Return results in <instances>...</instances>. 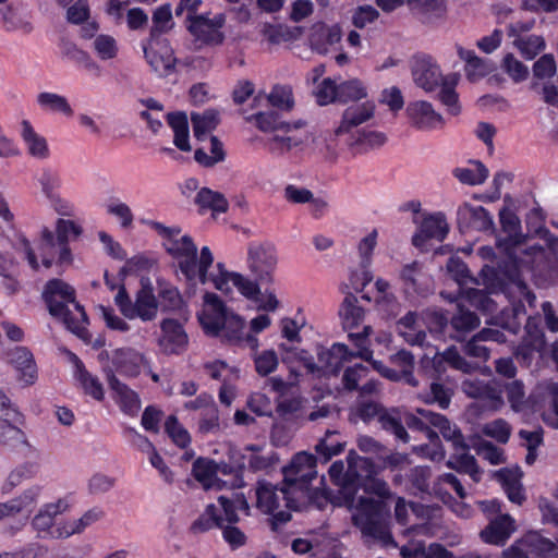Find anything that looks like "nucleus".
I'll list each match as a JSON object with an SVG mask.
<instances>
[{"instance_id": "obj_3", "label": "nucleus", "mask_w": 558, "mask_h": 558, "mask_svg": "<svg viewBox=\"0 0 558 558\" xmlns=\"http://www.w3.org/2000/svg\"><path fill=\"white\" fill-rule=\"evenodd\" d=\"M41 296L52 317L60 319L76 336L84 337L88 318L75 300L73 287L61 279H51L45 284Z\"/></svg>"}, {"instance_id": "obj_1", "label": "nucleus", "mask_w": 558, "mask_h": 558, "mask_svg": "<svg viewBox=\"0 0 558 558\" xmlns=\"http://www.w3.org/2000/svg\"><path fill=\"white\" fill-rule=\"evenodd\" d=\"M364 490L376 495L378 499L357 496L353 509L352 522L356 526L364 543L367 546L380 545L381 547H397L390 530V506L388 504L395 497L388 483L376 475H372L364 483Z\"/></svg>"}, {"instance_id": "obj_48", "label": "nucleus", "mask_w": 558, "mask_h": 558, "mask_svg": "<svg viewBox=\"0 0 558 558\" xmlns=\"http://www.w3.org/2000/svg\"><path fill=\"white\" fill-rule=\"evenodd\" d=\"M36 100L39 107L44 110L60 112L66 117H71L73 114V110L68 99L59 94L49 92L39 93Z\"/></svg>"}, {"instance_id": "obj_18", "label": "nucleus", "mask_w": 558, "mask_h": 558, "mask_svg": "<svg viewBox=\"0 0 558 558\" xmlns=\"http://www.w3.org/2000/svg\"><path fill=\"white\" fill-rule=\"evenodd\" d=\"M317 377L337 376L344 362L351 361L349 349L343 343H333L331 348L319 347L317 350Z\"/></svg>"}, {"instance_id": "obj_14", "label": "nucleus", "mask_w": 558, "mask_h": 558, "mask_svg": "<svg viewBox=\"0 0 558 558\" xmlns=\"http://www.w3.org/2000/svg\"><path fill=\"white\" fill-rule=\"evenodd\" d=\"M68 508L69 505L64 499L44 505L33 518L32 526L40 537L65 538V536H54V533H59L61 525L54 527V519Z\"/></svg>"}, {"instance_id": "obj_7", "label": "nucleus", "mask_w": 558, "mask_h": 558, "mask_svg": "<svg viewBox=\"0 0 558 558\" xmlns=\"http://www.w3.org/2000/svg\"><path fill=\"white\" fill-rule=\"evenodd\" d=\"M114 303L120 313L128 319L141 318L143 322H150L157 316L158 301L148 278L141 279V289L136 292L134 302L130 298L125 286H119Z\"/></svg>"}, {"instance_id": "obj_20", "label": "nucleus", "mask_w": 558, "mask_h": 558, "mask_svg": "<svg viewBox=\"0 0 558 558\" xmlns=\"http://www.w3.org/2000/svg\"><path fill=\"white\" fill-rule=\"evenodd\" d=\"M106 377L110 389L116 393L121 410L129 415L137 414L141 409L138 395L121 383L111 369L106 371Z\"/></svg>"}, {"instance_id": "obj_47", "label": "nucleus", "mask_w": 558, "mask_h": 558, "mask_svg": "<svg viewBox=\"0 0 558 558\" xmlns=\"http://www.w3.org/2000/svg\"><path fill=\"white\" fill-rule=\"evenodd\" d=\"M338 435L337 430H326L325 436L319 439L315 446L316 453L323 459L324 462L329 461L333 456L341 453L344 450L345 442L335 439Z\"/></svg>"}, {"instance_id": "obj_24", "label": "nucleus", "mask_w": 558, "mask_h": 558, "mask_svg": "<svg viewBox=\"0 0 558 558\" xmlns=\"http://www.w3.org/2000/svg\"><path fill=\"white\" fill-rule=\"evenodd\" d=\"M448 231L449 226L445 215L441 213L433 214L423 219L420 233L413 236L412 242L415 246H420L426 239L442 241Z\"/></svg>"}, {"instance_id": "obj_13", "label": "nucleus", "mask_w": 558, "mask_h": 558, "mask_svg": "<svg viewBox=\"0 0 558 558\" xmlns=\"http://www.w3.org/2000/svg\"><path fill=\"white\" fill-rule=\"evenodd\" d=\"M143 52L151 70L159 76L167 77L174 71L177 58L169 41H161V45L157 46L156 44L150 45L149 40H146L143 44Z\"/></svg>"}, {"instance_id": "obj_28", "label": "nucleus", "mask_w": 558, "mask_h": 558, "mask_svg": "<svg viewBox=\"0 0 558 558\" xmlns=\"http://www.w3.org/2000/svg\"><path fill=\"white\" fill-rule=\"evenodd\" d=\"M252 119L255 120L256 126L262 132L275 134H278V132L291 133L293 130H298L305 124L301 120L293 123L283 121L281 117L272 110L258 112L248 118V120Z\"/></svg>"}, {"instance_id": "obj_55", "label": "nucleus", "mask_w": 558, "mask_h": 558, "mask_svg": "<svg viewBox=\"0 0 558 558\" xmlns=\"http://www.w3.org/2000/svg\"><path fill=\"white\" fill-rule=\"evenodd\" d=\"M463 298L475 308L485 312L493 313L496 311V303L489 298V295L481 289L465 288L461 289Z\"/></svg>"}, {"instance_id": "obj_38", "label": "nucleus", "mask_w": 558, "mask_h": 558, "mask_svg": "<svg viewBox=\"0 0 558 558\" xmlns=\"http://www.w3.org/2000/svg\"><path fill=\"white\" fill-rule=\"evenodd\" d=\"M167 122L174 133L173 144L182 151L192 149L189 141V121L185 112H171L167 114Z\"/></svg>"}, {"instance_id": "obj_26", "label": "nucleus", "mask_w": 558, "mask_h": 558, "mask_svg": "<svg viewBox=\"0 0 558 558\" xmlns=\"http://www.w3.org/2000/svg\"><path fill=\"white\" fill-rule=\"evenodd\" d=\"M9 362L20 372V379L32 385L37 378V367L32 352L25 347H16L8 353Z\"/></svg>"}, {"instance_id": "obj_29", "label": "nucleus", "mask_w": 558, "mask_h": 558, "mask_svg": "<svg viewBox=\"0 0 558 558\" xmlns=\"http://www.w3.org/2000/svg\"><path fill=\"white\" fill-rule=\"evenodd\" d=\"M348 290V286L342 289V292L345 293V296L339 307V317L341 319L342 326L345 330H352L359 327L365 316V312L363 307L357 305V298Z\"/></svg>"}, {"instance_id": "obj_6", "label": "nucleus", "mask_w": 558, "mask_h": 558, "mask_svg": "<svg viewBox=\"0 0 558 558\" xmlns=\"http://www.w3.org/2000/svg\"><path fill=\"white\" fill-rule=\"evenodd\" d=\"M219 507L210 504L204 513L192 524V531L196 533L207 532L213 527L223 525V522L236 523L238 511L247 513L250 507L243 494L232 493L231 497H218Z\"/></svg>"}, {"instance_id": "obj_34", "label": "nucleus", "mask_w": 558, "mask_h": 558, "mask_svg": "<svg viewBox=\"0 0 558 558\" xmlns=\"http://www.w3.org/2000/svg\"><path fill=\"white\" fill-rule=\"evenodd\" d=\"M446 464L458 473L470 475L475 483H478L482 478L483 470L478 466L474 456L470 454L468 450L456 451Z\"/></svg>"}, {"instance_id": "obj_56", "label": "nucleus", "mask_w": 558, "mask_h": 558, "mask_svg": "<svg viewBox=\"0 0 558 558\" xmlns=\"http://www.w3.org/2000/svg\"><path fill=\"white\" fill-rule=\"evenodd\" d=\"M267 101L275 108L291 110L294 106L292 88L289 85H276L267 96Z\"/></svg>"}, {"instance_id": "obj_40", "label": "nucleus", "mask_w": 558, "mask_h": 558, "mask_svg": "<svg viewBox=\"0 0 558 558\" xmlns=\"http://www.w3.org/2000/svg\"><path fill=\"white\" fill-rule=\"evenodd\" d=\"M378 423L381 428L395 435L398 440L408 442L410 437L403 425L400 411L396 408L385 409L383 414L379 416Z\"/></svg>"}, {"instance_id": "obj_45", "label": "nucleus", "mask_w": 558, "mask_h": 558, "mask_svg": "<svg viewBox=\"0 0 558 558\" xmlns=\"http://www.w3.org/2000/svg\"><path fill=\"white\" fill-rule=\"evenodd\" d=\"M256 496L257 507L265 513H274L279 509V500L282 499L280 488L270 484H262L256 490Z\"/></svg>"}, {"instance_id": "obj_4", "label": "nucleus", "mask_w": 558, "mask_h": 558, "mask_svg": "<svg viewBox=\"0 0 558 558\" xmlns=\"http://www.w3.org/2000/svg\"><path fill=\"white\" fill-rule=\"evenodd\" d=\"M167 253L178 259V268L192 284L198 281L202 284L209 282V267L214 264V255L208 246L201 250L197 256V247L190 235L181 239L173 238L170 245L166 246Z\"/></svg>"}, {"instance_id": "obj_54", "label": "nucleus", "mask_w": 558, "mask_h": 558, "mask_svg": "<svg viewBox=\"0 0 558 558\" xmlns=\"http://www.w3.org/2000/svg\"><path fill=\"white\" fill-rule=\"evenodd\" d=\"M476 169L456 168L453 175L463 184L478 185L488 178V169L481 161H473Z\"/></svg>"}, {"instance_id": "obj_62", "label": "nucleus", "mask_w": 558, "mask_h": 558, "mask_svg": "<svg viewBox=\"0 0 558 558\" xmlns=\"http://www.w3.org/2000/svg\"><path fill=\"white\" fill-rule=\"evenodd\" d=\"M524 543L529 546L531 555L547 557L556 550V543L544 538L537 533L525 535Z\"/></svg>"}, {"instance_id": "obj_17", "label": "nucleus", "mask_w": 558, "mask_h": 558, "mask_svg": "<svg viewBox=\"0 0 558 558\" xmlns=\"http://www.w3.org/2000/svg\"><path fill=\"white\" fill-rule=\"evenodd\" d=\"M161 336L158 344L167 355L180 354L187 348L189 338L183 326L175 319L167 318L160 324Z\"/></svg>"}, {"instance_id": "obj_33", "label": "nucleus", "mask_w": 558, "mask_h": 558, "mask_svg": "<svg viewBox=\"0 0 558 558\" xmlns=\"http://www.w3.org/2000/svg\"><path fill=\"white\" fill-rule=\"evenodd\" d=\"M142 360V355L133 349H118L112 356L116 371L129 377L140 374Z\"/></svg>"}, {"instance_id": "obj_30", "label": "nucleus", "mask_w": 558, "mask_h": 558, "mask_svg": "<svg viewBox=\"0 0 558 558\" xmlns=\"http://www.w3.org/2000/svg\"><path fill=\"white\" fill-rule=\"evenodd\" d=\"M430 424L438 428L445 440L450 441L456 451L469 450L470 446L465 442L460 428L451 423L445 415L439 413H427Z\"/></svg>"}, {"instance_id": "obj_27", "label": "nucleus", "mask_w": 558, "mask_h": 558, "mask_svg": "<svg viewBox=\"0 0 558 558\" xmlns=\"http://www.w3.org/2000/svg\"><path fill=\"white\" fill-rule=\"evenodd\" d=\"M461 389L468 397L488 401L494 407L502 403L501 390L484 380L468 378L462 381Z\"/></svg>"}, {"instance_id": "obj_39", "label": "nucleus", "mask_w": 558, "mask_h": 558, "mask_svg": "<svg viewBox=\"0 0 558 558\" xmlns=\"http://www.w3.org/2000/svg\"><path fill=\"white\" fill-rule=\"evenodd\" d=\"M21 126V136L27 144L28 153L36 158H47L49 149L46 140L35 132L28 120H23Z\"/></svg>"}, {"instance_id": "obj_59", "label": "nucleus", "mask_w": 558, "mask_h": 558, "mask_svg": "<svg viewBox=\"0 0 558 558\" xmlns=\"http://www.w3.org/2000/svg\"><path fill=\"white\" fill-rule=\"evenodd\" d=\"M366 95V89L359 80H350L338 85L339 102L357 101Z\"/></svg>"}, {"instance_id": "obj_9", "label": "nucleus", "mask_w": 558, "mask_h": 558, "mask_svg": "<svg viewBox=\"0 0 558 558\" xmlns=\"http://www.w3.org/2000/svg\"><path fill=\"white\" fill-rule=\"evenodd\" d=\"M377 470L374 462L365 457L359 456L354 450H350L347 456V475L349 476V488H344V506L353 509L356 501V495L363 484L372 475H376Z\"/></svg>"}, {"instance_id": "obj_41", "label": "nucleus", "mask_w": 558, "mask_h": 558, "mask_svg": "<svg viewBox=\"0 0 558 558\" xmlns=\"http://www.w3.org/2000/svg\"><path fill=\"white\" fill-rule=\"evenodd\" d=\"M104 515V512L99 509H90L86 511L80 519L72 522L61 523L59 533H54V536L69 537L73 534L82 533L87 526L98 521Z\"/></svg>"}, {"instance_id": "obj_52", "label": "nucleus", "mask_w": 558, "mask_h": 558, "mask_svg": "<svg viewBox=\"0 0 558 558\" xmlns=\"http://www.w3.org/2000/svg\"><path fill=\"white\" fill-rule=\"evenodd\" d=\"M445 13V0H421L416 9L413 11V14L424 23H430L436 19H440Z\"/></svg>"}, {"instance_id": "obj_31", "label": "nucleus", "mask_w": 558, "mask_h": 558, "mask_svg": "<svg viewBox=\"0 0 558 558\" xmlns=\"http://www.w3.org/2000/svg\"><path fill=\"white\" fill-rule=\"evenodd\" d=\"M386 140V135L377 131H359L351 134L345 143L351 154L355 156L383 146Z\"/></svg>"}, {"instance_id": "obj_2", "label": "nucleus", "mask_w": 558, "mask_h": 558, "mask_svg": "<svg viewBox=\"0 0 558 558\" xmlns=\"http://www.w3.org/2000/svg\"><path fill=\"white\" fill-rule=\"evenodd\" d=\"M199 323L207 335L220 336L231 344L248 347L253 352L258 348V339L245 333V322L230 312L219 296L207 292L204 295V308L198 315Z\"/></svg>"}, {"instance_id": "obj_42", "label": "nucleus", "mask_w": 558, "mask_h": 558, "mask_svg": "<svg viewBox=\"0 0 558 558\" xmlns=\"http://www.w3.org/2000/svg\"><path fill=\"white\" fill-rule=\"evenodd\" d=\"M480 324V317L474 312L469 311L460 304L458 305L457 313H454L450 319L451 327L459 336L473 331Z\"/></svg>"}, {"instance_id": "obj_5", "label": "nucleus", "mask_w": 558, "mask_h": 558, "mask_svg": "<svg viewBox=\"0 0 558 558\" xmlns=\"http://www.w3.org/2000/svg\"><path fill=\"white\" fill-rule=\"evenodd\" d=\"M280 487L282 500L288 509H296L308 493L311 482L316 477V458L306 452L296 453L290 464L282 469Z\"/></svg>"}, {"instance_id": "obj_60", "label": "nucleus", "mask_w": 558, "mask_h": 558, "mask_svg": "<svg viewBox=\"0 0 558 558\" xmlns=\"http://www.w3.org/2000/svg\"><path fill=\"white\" fill-rule=\"evenodd\" d=\"M303 399L298 397L284 398L277 404V413L283 420H299L303 417Z\"/></svg>"}, {"instance_id": "obj_46", "label": "nucleus", "mask_w": 558, "mask_h": 558, "mask_svg": "<svg viewBox=\"0 0 558 558\" xmlns=\"http://www.w3.org/2000/svg\"><path fill=\"white\" fill-rule=\"evenodd\" d=\"M36 465L32 462H25L14 468L8 475L1 487L3 494H10L15 487L24 481L31 480L36 474Z\"/></svg>"}, {"instance_id": "obj_8", "label": "nucleus", "mask_w": 558, "mask_h": 558, "mask_svg": "<svg viewBox=\"0 0 558 558\" xmlns=\"http://www.w3.org/2000/svg\"><path fill=\"white\" fill-rule=\"evenodd\" d=\"M186 21L187 31L194 37L197 50L203 46H220L225 41V34L220 31L226 23L223 14H217L213 19L204 14H187Z\"/></svg>"}, {"instance_id": "obj_10", "label": "nucleus", "mask_w": 558, "mask_h": 558, "mask_svg": "<svg viewBox=\"0 0 558 558\" xmlns=\"http://www.w3.org/2000/svg\"><path fill=\"white\" fill-rule=\"evenodd\" d=\"M216 269L217 272L208 275L209 282L214 284L215 289L223 293H230V282H232L240 293L247 299L256 300L260 294L259 286L262 283L255 278H247L240 272L228 271L222 263H218Z\"/></svg>"}, {"instance_id": "obj_57", "label": "nucleus", "mask_w": 558, "mask_h": 558, "mask_svg": "<svg viewBox=\"0 0 558 558\" xmlns=\"http://www.w3.org/2000/svg\"><path fill=\"white\" fill-rule=\"evenodd\" d=\"M472 447L477 456L482 457L493 465L506 462L504 450L487 440L478 439L472 445Z\"/></svg>"}, {"instance_id": "obj_58", "label": "nucleus", "mask_w": 558, "mask_h": 558, "mask_svg": "<svg viewBox=\"0 0 558 558\" xmlns=\"http://www.w3.org/2000/svg\"><path fill=\"white\" fill-rule=\"evenodd\" d=\"M304 138L290 133L282 132V134H274L269 140L268 145L270 151L279 155H283L290 151L292 148L302 145Z\"/></svg>"}, {"instance_id": "obj_15", "label": "nucleus", "mask_w": 558, "mask_h": 558, "mask_svg": "<svg viewBox=\"0 0 558 558\" xmlns=\"http://www.w3.org/2000/svg\"><path fill=\"white\" fill-rule=\"evenodd\" d=\"M21 418L17 411H8L7 417H0V444L27 454L32 451V447L24 432L16 426Z\"/></svg>"}, {"instance_id": "obj_44", "label": "nucleus", "mask_w": 558, "mask_h": 558, "mask_svg": "<svg viewBox=\"0 0 558 558\" xmlns=\"http://www.w3.org/2000/svg\"><path fill=\"white\" fill-rule=\"evenodd\" d=\"M385 409L380 402L374 399H357L352 408V415L367 424L374 420L378 422Z\"/></svg>"}, {"instance_id": "obj_64", "label": "nucleus", "mask_w": 558, "mask_h": 558, "mask_svg": "<svg viewBox=\"0 0 558 558\" xmlns=\"http://www.w3.org/2000/svg\"><path fill=\"white\" fill-rule=\"evenodd\" d=\"M432 470L426 465H417L410 470L408 478L412 486L421 493H430Z\"/></svg>"}, {"instance_id": "obj_32", "label": "nucleus", "mask_w": 558, "mask_h": 558, "mask_svg": "<svg viewBox=\"0 0 558 558\" xmlns=\"http://www.w3.org/2000/svg\"><path fill=\"white\" fill-rule=\"evenodd\" d=\"M153 25L149 32V44L161 45V41H168L162 39L161 35L170 32L174 25L172 21L171 7L170 4H163L157 8L153 14Z\"/></svg>"}, {"instance_id": "obj_16", "label": "nucleus", "mask_w": 558, "mask_h": 558, "mask_svg": "<svg viewBox=\"0 0 558 558\" xmlns=\"http://www.w3.org/2000/svg\"><path fill=\"white\" fill-rule=\"evenodd\" d=\"M407 114L410 124L420 131L442 129L445 125L442 116L435 111L432 104L424 100L410 102L407 107Z\"/></svg>"}, {"instance_id": "obj_61", "label": "nucleus", "mask_w": 558, "mask_h": 558, "mask_svg": "<svg viewBox=\"0 0 558 558\" xmlns=\"http://www.w3.org/2000/svg\"><path fill=\"white\" fill-rule=\"evenodd\" d=\"M514 46L520 50L525 59L535 58L545 47L543 37L531 35L527 37H519L513 41Z\"/></svg>"}, {"instance_id": "obj_19", "label": "nucleus", "mask_w": 558, "mask_h": 558, "mask_svg": "<svg viewBox=\"0 0 558 558\" xmlns=\"http://www.w3.org/2000/svg\"><path fill=\"white\" fill-rule=\"evenodd\" d=\"M457 223L461 231H488L494 227L493 217L483 206L463 203L457 210Z\"/></svg>"}, {"instance_id": "obj_21", "label": "nucleus", "mask_w": 558, "mask_h": 558, "mask_svg": "<svg viewBox=\"0 0 558 558\" xmlns=\"http://www.w3.org/2000/svg\"><path fill=\"white\" fill-rule=\"evenodd\" d=\"M499 216L502 231L507 236L498 239L497 244L509 255H512V250L524 242L525 235L521 232V222L517 215L511 211L501 210Z\"/></svg>"}, {"instance_id": "obj_22", "label": "nucleus", "mask_w": 558, "mask_h": 558, "mask_svg": "<svg viewBox=\"0 0 558 558\" xmlns=\"http://www.w3.org/2000/svg\"><path fill=\"white\" fill-rule=\"evenodd\" d=\"M374 111L375 106L372 102L348 107L342 114L340 125L335 130V136L350 134L353 128L368 121L374 116Z\"/></svg>"}, {"instance_id": "obj_35", "label": "nucleus", "mask_w": 558, "mask_h": 558, "mask_svg": "<svg viewBox=\"0 0 558 558\" xmlns=\"http://www.w3.org/2000/svg\"><path fill=\"white\" fill-rule=\"evenodd\" d=\"M459 57L465 61V73L471 81H475L489 74L494 70V63L477 57L474 51L458 48Z\"/></svg>"}, {"instance_id": "obj_51", "label": "nucleus", "mask_w": 558, "mask_h": 558, "mask_svg": "<svg viewBox=\"0 0 558 558\" xmlns=\"http://www.w3.org/2000/svg\"><path fill=\"white\" fill-rule=\"evenodd\" d=\"M195 203L199 205L201 208H208L217 213H226L229 207L228 201L221 193L207 187H203L197 193Z\"/></svg>"}, {"instance_id": "obj_11", "label": "nucleus", "mask_w": 558, "mask_h": 558, "mask_svg": "<svg viewBox=\"0 0 558 558\" xmlns=\"http://www.w3.org/2000/svg\"><path fill=\"white\" fill-rule=\"evenodd\" d=\"M278 257L274 247L269 245H255L248 248L247 267L251 277L260 281L262 284H269L274 281Z\"/></svg>"}, {"instance_id": "obj_25", "label": "nucleus", "mask_w": 558, "mask_h": 558, "mask_svg": "<svg viewBox=\"0 0 558 558\" xmlns=\"http://www.w3.org/2000/svg\"><path fill=\"white\" fill-rule=\"evenodd\" d=\"M513 532L514 521L509 514H502L490 521L480 535L487 544L502 546Z\"/></svg>"}, {"instance_id": "obj_12", "label": "nucleus", "mask_w": 558, "mask_h": 558, "mask_svg": "<svg viewBox=\"0 0 558 558\" xmlns=\"http://www.w3.org/2000/svg\"><path fill=\"white\" fill-rule=\"evenodd\" d=\"M411 73L414 83L427 93L434 92L446 78L430 56L417 54L412 59Z\"/></svg>"}, {"instance_id": "obj_50", "label": "nucleus", "mask_w": 558, "mask_h": 558, "mask_svg": "<svg viewBox=\"0 0 558 558\" xmlns=\"http://www.w3.org/2000/svg\"><path fill=\"white\" fill-rule=\"evenodd\" d=\"M390 362L396 366L403 376H405V383L412 387L418 385L417 379L413 375L414 369V355L408 350H400L390 356Z\"/></svg>"}, {"instance_id": "obj_23", "label": "nucleus", "mask_w": 558, "mask_h": 558, "mask_svg": "<svg viewBox=\"0 0 558 558\" xmlns=\"http://www.w3.org/2000/svg\"><path fill=\"white\" fill-rule=\"evenodd\" d=\"M494 477L501 483L509 500L522 505L525 500L521 484L522 472L520 468H504L494 472Z\"/></svg>"}, {"instance_id": "obj_43", "label": "nucleus", "mask_w": 558, "mask_h": 558, "mask_svg": "<svg viewBox=\"0 0 558 558\" xmlns=\"http://www.w3.org/2000/svg\"><path fill=\"white\" fill-rule=\"evenodd\" d=\"M524 316V306L520 304L501 311L500 315L495 318V323L502 329L517 335L521 330L522 318Z\"/></svg>"}, {"instance_id": "obj_53", "label": "nucleus", "mask_w": 558, "mask_h": 558, "mask_svg": "<svg viewBox=\"0 0 558 558\" xmlns=\"http://www.w3.org/2000/svg\"><path fill=\"white\" fill-rule=\"evenodd\" d=\"M192 473L195 480L208 489L214 486L217 476V468L213 461L198 458L193 463Z\"/></svg>"}, {"instance_id": "obj_63", "label": "nucleus", "mask_w": 558, "mask_h": 558, "mask_svg": "<svg viewBox=\"0 0 558 558\" xmlns=\"http://www.w3.org/2000/svg\"><path fill=\"white\" fill-rule=\"evenodd\" d=\"M446 268L453 280L460 286V290L463 289L462 286L466 284L469 281L477 283V280L471 277L466 264L459 257H450Z\"/></svg>"}, {"instance_id": "obj_49", "label": "nucleus", "mask_w": 558, "mask_h": 558, "mask_svg": "<svg viewBox=\"0 0 558 558\" xmlns=\"http://www.w3.org/2000/svg\"><path fill=\"white\" fill-rule=\"evenodd\" d=\"M191 121L194 136L202 141L207 133L216 129L219 123V116L215 110H207L203 114L192 113Z\"/></svg>"}, {"instance_id": "obj_36", "label": "nucleus", "mask_w": 558, "mask_h": 558, "mask_svg": "<svg viewBox=\"0 0 558 558\" xmlns=\"http://www.w3.org/2000/svg\"><path fill=\"white\" fill-rule=\"evenodd\" d=\"M418 314L416 312H408L404 316L397 320V331L411 345H423L426 339V332L416 331Z\"/></svg>"}, {"instance_id": "obj_37", "label": "nucleus", "mask_w": 558, "mask_h": 558, "mask_svg": "<svg viewBox=\"0 0 558 558\" xmlns=\"http://www.w3.org/2000/svg\"><path fill=\"white\" fill-rule=\"evenodd\" d=\"M303 27H290L287 25L264 24L260 34L270 45H280L281 43L296 40L301 37Z\"/></svg>"}]
</instances>
